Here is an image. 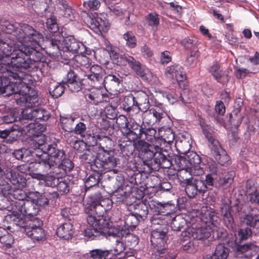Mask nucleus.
Here are the masks:
<instances>
[{
  "mask_svg": "<svg viewBox=\"0 0 259 259\" xmlns=\"http://www.w3.org/2000/svg\"><path fill=\"white\" fill-rule=\"evenodd\" d=\"M73 226L70 223L60 225L57 229L56 234L60 238L69 239L73 235Z\"/></svg>",
  "mask_w": 259,
  "mask_h": 259,
  "instance_id": "28",
  "label": "nucleus"
},
{
  "mask_svg": "<svg viewBox=\"0 0 259 259\" xmlns=\"http://www.w3.org/2000/svg\"><path fill=\"white\" fill-rule=\"evenodd\" d=\"M136 99L135 111L137 112L141 110L144 112H147L150 108L148 95L143 92H140Z\"/></svg>",
  "mask_w": 259,
  "mask_h": 259,
  "instance_id": "24",
  "label": "nucleus"
},
{
  "mask_svg": "<svg viewBox=\"0 0 259 259\" xmlns=\"http://www.w3.org/2000/svg\"><path fill=\"white\" fill-rule=\"evenodd\" d=\"M96 217H97L98 221L102 222V235L114 237H121L122 239L123 238V227L114 225L107 211H99V215L90 217L89 219V222L94 223Z\"/></svg>",
  "mask_w": 259,
  "mask_h": 259,
  "instance_id": "5",
  "label": "nucleus"
},
{
  "mask_svg": "<svg viewBox=\"0 0 259 259\" xmlns=\"http://www.w3.org/2000/svg\"><path fill=\"white\" fill-rule=\"evenodd\" d=\"M74 167L72 161L66 157L58 164L57 168L63 169L65 172L70 171Z\"/></svg>",
  "mask_w": 259,
  "mask_h": 259,
  "instance_id": "49",
  "label": "nucleus"
},
{
  "mask_svg": "<svg viewBox=\"0 0 259 259\" xmlns=\"http://www.w3.org/2000/svg\"><path fill=\"white\" fill-rule=\"evenodd\" d=\"M120 80L119 78L113 75H108L104 78L101 84H104L106 89L111 90L112 88L116 87L119 84Z\"/></svg>",
  "mask_w": 259,
  "mask_h": 259,
  "instance_id": "34",
  "label": "nucleus"
},
{
  "mask_svg": "<svg viewBox=\"0 0 259 259\" xmlns=\"http://www.w3.org/2000/svg\"><path fill=\"white\" fill-rule=\"evenodd\" d=\"M47 184L51 187H56L58 192L61 195H63L69 192V186L65 181L63 180L62 178H57L54 177H51L50 180L46 181Z\"/></svg>",
  "mask_w": 259,
  "mask_h": 259,
  "instance_id": "23",
  "label": "nucleus"
},
{
  "mask_svg": "<svg viewBox=\"0 0 259 259\" xmlns=\"http://www.w3.org/2000/svg\"><path fill=\"white\" fill-rule=\"evenodd\" d=\"M16 83L11 82L9 78L5 76H0V94L4 96L9 97L15 94Z\"/></svg>",
  "mask_w": 259,
  "mask_h": 259,
  "instance_id": "21",
  "label": "nucleus"
},
{
  "mask_svg": "<svg viewBox=\"0 0 259 259\" xmlns=\"http://www.w3.org/2000/svg\"><path fill=\"white\" fill-rule=\"evenodd\" d=\"M123 240V239H121ZM125 248V245L123 240H116L115 244L113 245L112 249L110 251L115 255L119 254L122 253Z\"/></svg>",
  "mask_w": 259,
  "mask_h": 259,
  "instance_id": "51",
  "label": "nucleus"
},
{
  "mask_svg": "<svg viewBox=\"0 0 259 259\" xmlns=\"http://www.w3.org/2000/svg\"><path fill=\"white\" fill-rule=\"evenodd\" d=\"M149 114L153 115L155 118V121H160L162 118L167 115L165 112L163 105L159 104L152 107L149 110Z\"/></svg>",
  "mask_w": 259,
  "mask_h": 259,
  "instance_id": "30",
  "label": "nucleus"
},
{
  "mask_svg": "<svg viewBox=\"0 0 259 259\" xmlns=\"http://www.w3.org/2000/svg\"><path fill=\"white\" fill-rule=\"evenodd\" d=\"M7 72L9 76L16 79V64L10 58L5 59L4 56L0 55V74L5 76L3 74Z\"/></svg>",
  "mask_w": 259,
  "mask_h": 259,
  "instance_id": "18",
  "label": "nucleus"
},
{
  "mask_svg": "<svg viewBox=\"0 0 259 259\" xmlns=\"http://www.w3.org/2000/svg\"><path fill=\"white\" fill-rule=\"evenodd\" d=\"M143 139H140L135 143V146L147 160H151L153 159L154 155V146L157 145L154 144H150Z\"/></svg>",
  "mask_w": 259,
  "mask_h": 259,
  "instance_id": "17",
  "label": "nucleus"
},
{
  "mask_svg": "<svg viewBox=\"0 0 259 259\" xmlns=\"http://www.w3.org/2000/svg\"><path fill=\"white\" fill-rule=\"evenodd\" d=\"M12 47L9 46L8 43H6L2 40L0 42V55L3 56L5 59L9 58V56L11 54Z\"/></svg>",
  "mask_w": 259,
  "mask_h": 259,
  "instance_id": "53",
  "label": "nucleus"
},
{
  "mask_svg": "<svg viewBox=\"0 0 259 259\" xmlns=\"http://www.w3.org/2000/svg\"><path fill=\"white\" fill-rule=\"evenodd\" d=\"M45 130V126L39 123L38 122H35V123L30 122L28 124L25 128H23L24 132L27 131L29 136H39Z\"/></svg>",
  "mask_w": 259,
  "mask_h": 259,
  "instance_id": "29",
  "label": "nucleus"
},
{
  "mask_svg": "<svg viewBox=\"0 0 259 259\" xmlns=\"http://www.w3.org/2000/svg\"><path fill=\"white\" fill-rule=\"evenodd\" d=\"M26 179L21 175H17V207L18 210H27L30 209L32 203L31 199L35 196L34 192H29L27 194L25 191L20 190L26 186Z\"/></svg>",
  "mask_w": 259,
  "mask_h": 259,
  "instance_id": "6",
  "label": "nucleus"
},
{
  "mask_svg": "<svg viewBox=\"0 0 259 259\" xmlns=\"http://www.w3.org/2000/svg\"><path fill=\"white\" fill-rule=\"evenodd\" d=\"M139 238L137 235L131 233H127L123 240L127 245L131 247L136 246L139 243Z\"/></svg>",
  "mask_w": 259,
  "mask_h": 259,
  "instance_id": "52",
  "label": "nucleus"
},
{
  "mask_svg": "<svg viewBox=\"0 0 259 259\" xmlns=\"http://www.w3.org/2000/svg\"><path fill=\"white\" fill-rule=\"evenodd\" d=\"M235 174L232 171L227 173L224 177L220 178L219 180V185L223 189H226L229 187L234 181Z\"/></svg>",
  "mask_w": 259,
  "mask_h": 259,
  "instance_id": "35",
  "label": "nucleus"
},
{
  "mask_svg": "<svg viewBox=\"0 0 259 259\" xmlns=\"http://www.w3.org/2000/svg\"><path fill=\"white\" fill-rule=\"evenodd\" d=\"M240 220L242 223L254 227V225L257 223L259 219L258 218V216L255 215L253 217L251 215L248 214L241 217Z\"/></svg>",
  "mask_w": 259,
  "mask_h": 259,
  "instance_id": "50",
  "label": "nucleus"
},
{
  "mask_svg": "<svg viewBox=\"0 0 259 259\" xmlns=\"http://www.w3.org/2000/svg\"><path fill=\"white\" fill-rule=\"evenodd\" d=\"M85 97L87 99H90L95 104H97L103 101V94L99 89H96L90 93L86 94Z\"/></svg>",
  "mask_w": 259,
  "mask_h": 259,
  "instance_id": "46",
  "label": "nucleus"
},
{
  "mask_svg": "<svg viewBox=\"0 0 259 259\" xmlns=\"http://www.w3.org/2000/svg\"><path fill=\"white\" fill-rule=\"evenodd\" d=\"M167 8L177 16H180L182 14V8L177 2L168 4Z\"/></svg>",
  "mask_w": 259,
  "mask_h": 259,
  "instance_id": "61",
  "label": "nucleus"
},
{
  "mask_svg": "<svg viewBox=\"0 0 259 259\" xmlns=\"http://www.w3.org/2000/svg\"><path fill=\"white\" fill-rule=\"evenodd\" d=\"M243 116L240 113V110L237 108L230 114V121L235 127H238L242 123Z\"/></svg>",
  "mask_w": 259,
  "mask_h": 259,
  "instance_id": "40",
  "label": "nucleus"
},
{
  "mask_svg": "<svg viewBox=\"0 0 259 259\" xmlns=\"http://www.w3.org/2000/svg\"><path fill=\"white\" fill-rule=\"evenodd\" d=\"M122 133L131 141L135 142L138 139H144L142 133L131 131L128 127H126Z\"/></svg>",
  "mask_w": 259,
  "mask_h": 259,
  "instance_id": "44",
  "label": "nucleus"
},
{
  "mask_svg": "<svg viewBox=\"0 0 259 259\" xmlns=\"http://www.w3.org/2000/svg\"><path fill=\"white\" fill-rule=\"evenodd\" d=\"M247 192L250 196V200L259 204V192H256V190H254L253 187H250Z\"/></svg>",
  "mask_w": 259,
  "mask_h": 259,
  "instance_id": "63",
  "label": "nucleus"
},
{
  "mask_svg": "<svg viewBox=\"0 0 259 259\" xmlns=\"http://www.w3.org/2000/svg\"><path fill=\"white\" fill-rule=\"evenodd\" d=\"M181 164V168L185 169L187 166H193L195 164H200L201 159L199 156L194 152H190L185 157H182L180 159Z\"/></svg>",
  "mask_w": 259,
  "mask_h": 259,
  "instance_id": "25",
  "label": "nucleus"
},
{
  "mask_svg": "<svg viewBox=\"0 0 259 259\" xmlns=\"http://www.w3.org/2000/svg\"><path fill=\"white\" fill-rule=\"evenodd\" d=\"M131 187L128 185H122L113 192L112 198L114 197L119 199H123L124 197L131 194Z\"/></svg>",
  "mask_w": 259,
  "mask_h": 259,
  "instance_id": "33",
  "label": "nucleus"
},
{
  "mask_svg": "<svg viewBox=\"0 0 259 259\" xmlns=\"http://www.w3.org/2000/svg\"><path fill=\"white\" fill-rule=\"evenodd\" d=\"M88 213L87 222L91 226L84 230V234L87 237L94 239L102 235V222L98 221L97 217H96L95 222L93 224L90 223L89 221L90 217L99 215V211H88Z\"/></svg>",
  "mask_w": 259,
  "mask_h": 259,
  "instance_id": "13",
  "label": "nucleus"
},
{
  "mask_svg": "<svg viewBox=\"0 0 259 259\" xmlns=\"http://www.w3.org/2000/svg\"><path fill=\"white\" fill-rule=\"evenodd\" d=\"M76 61L82 67L81 69H88L91 67V60L85 56H79L76 58Z\"/></svg>",
  "mask_w": 259,
  "mask_h": 259,
  "instance_id": "58",
  "label": "nucleus"
},
{
  "mask_svg": "<svg viewBox=\"0 0 259 259\" xmlns=\"http://www.w3.org/2000/svg\"><path fill=\"white\" fill-rule=\"evenodd\" d=\"M229 250L223 244L217 246L214 255L217 259H226L229 255Z\"/></svg>",
  "mask_w": 259,
  "mask_h": 259,
  "instance_id": "41",
  "label": "nucleus"
},
{
  "mask_svg": "<svg viewBox=\"0 0 259 259\" xmlns=\"http://www.w3.org/2000/svg\"><path fill=\"white\" fill-rule=\"evenodd\" d=\"M17 94L20 97L18 102L24 104L26 108L35 106L37 103V93L27 81L30 76L23 74L19 68L27 69L33 63L42 62L45 58L38 51L40 42L43 40L41 33L26 24H19L17 27Z\"/></svg>",
  "mask_w": 259,
  "mask_h": 259,
  "instance_id": "1",
  "label": "nucleus"
},
{
  "mask_svg": "<svg viewBox=\"0 0 259 259\" xmlns=\"http://www.w3.org/2000/svg\"><path fill=\"white\" fill-rule=\"evenodd\" d=\"M222 212L223 220L226 225L228 227H232L234 222V219L231 211H222Z\"/></svg>",
  "mask_w": 259,
  "mask_h": 259,
  "instance_id": "64",
  "label": "nucleus"
},
{
  "mask_svg": "<svg viewBox=\"0 0 259 259\" xmlns=\"http://www.w3.org/2000/svg\"><path fill=\"white\" fill-rule=\"evenodd\" d=\"M84 8L88 10H97L100 7V3L98 0H90L83 4Z\"/></svg>",
  "mask_w": 259,
  "mask_h": 259,
  "instance_id": "57",
  "label": "nucleus"
},
{
  "mask_svg": "<svg viewBox=\"0 0 259 259\" xmlns=\"http://www.w3.org/2000/svg\"><path fill=\"white\" fill-rule=\"evenodd\" d=\"M207 189L204 181L200 180H195L193 182H188L185 187V191L190 198H194L199 193L203 194Z\"/></svg>",
  "mask_w": 259,
  "mask_h": 259,
  "instance_id": "16",
  "label": "nucleus"
},
{
  "mask_svg": "<svg viewBox=\"0 0 259 259\" xmlns=\"http://www.w3.org/2000/svg\"><path fill=\"white\" fill-rule=\"evenodd\" d=\"M45 41L43 40L40 42ZM46 44L54 51L52 53L57 54L58 52L62 51L63 52L69 51L73 53L82 54L85 50L84 45L77 41L72 36L64 38L59 36V38H51L45 40ZM41 44V43H40ZM42 48L41 45L39 48ZM39 49H38V51Z\"/></svg>",
  "mask_w": 259,
  "mask_h": 259,
  "instance_id": "4",
  "label": "nucleus"
},
{
  "mask_svg": "<svg viewBox=\"0 0 259 259\" xmlns=\"http://www.w3.org/2000/svg\"><path fill=\"white\" fill-rule=\"evenodd\" d=\"M211 232V229L208 226L205 225L195 229L192 236L194 238L201 240L209 237Z\"/></svg>",
  "mask_w": 259,
  "mask_h": 259,
  "instance_id": "31",
  "label": "nucleus"
},
{
  "mask_svg": "<svg viewBox=\"0 0 259 259\" xmlns=\"http://www.w3.org/2000/svg\"><path fill=\"white\" fill-rule=\"evenodd\" d=\"M121 58L127 62L131 68L142 79L147 81L151 79L152 73L148 69H143L140 63L136 61L134 57L128 54H124Z\"/></svg>",
  "mask_w": 259,
  "mask_h": 259,
  "instance_id": "10",
  "label": "nucleus"
},
{
  "mask_svg": "<svg viewBox=\"0 0 259 259\" xmlns=\"http://www.w3.org/2000/svg\"><path fill=\"white\" fill-rule=\"evenodd\" d=\"M186 169H189V172L192 176H201L204 171L203 168L200 166V164H195L193 166H187Z\"/></svg>",
  "mask_w": 259,
  "mask_h": 259,
  "instance_id": "55",
  "label": "nucleus"
},
{
  "mask_svg": "<svg viewBox=\"0 0 259 259\" xmlns=\"http://www.w3.org/2000/svg\"><path fill=\"white\" fill-rule=\"evenodd\" d=\"M43 155L53 173L56 172L58 164L66 157L64 151L58 149L56 144L49 145Z\"/></svg>",
  "mask_w": 259,
  "mask_h": 259,
  "instance_id": "7",
  "label": "nucleus"
},
{
  "mask_svg": "<svg viewBox=\"0 0 259 259\" xmlns=\"http://www.w3.org/2000/svg\"><path fill=\"white\" fill-rule=\"evenodd\" d=\"M213 150L214 158L219 163L222 165L229 163L230 161L229 156L220 145H215Z\"/></svg>",
  "mask_w": 259,
  "mask_h": 259,
  "instance_id": "27",
  "label": "nucleus"
},
{
  "mask_svg": "<svg viewBox=\"0 0 259 259\" xmlns=\"http://www.w3.org/2000/svg\"><path fill=\"white\" fill-rule=\"evenodd\" d=\"M16 188L14 187L13 188H7L6 190L4 191L3 196L7 198L8 200L12 202V204L16 206Z\"/></svg>",
  "mask_w": 259,
  "mask_h": 259,
  "instance_id": "48",
  "label": "nucleus"
},
{
  "mask_svg": "<svg viewBox=\"0 0 259 259\" xmlns=\"http://www.w3.org/2000/svg\"><path fill=\"white\" fill-rule=\"evenodd\" d=\"M37 139L34 140L33 142V147L36 156H40L45 154L48 149V147L50 145L46 144L45 137L44 135H39L37 136Z\"/></svg>",
  "mask_w": 259,
  "mask_h": 259,
  "instance_id": "26",
  "label": "nucleus"
},
{
  "mask_svg": "<svg viewBox=\"0 0 259 259\" xmlns=\"http://www.w3.org/2000/svg\"><path fill=\"white\" fill-rule=\"evenodd\" d=\"M258 251L259 246L256 244L255 242H248L237 246L235 249V254L237 257H250Z\"/></svg>",
  "mask_w": 259,
  "mask_h": 259,
  "instance_id": "15",
  "label": "nucleus"
},
{
  "mask_svg": "<svg viewBox=\"0 0 259 259\" xmlns=\"http://www.w3.org/2000/svg\"><path fill=\"white\" fill-rule=\"evenodd\" d=\"M89 27L98 34L106 32L110 28V24L104 15L100 14L94 18H91Z\"/></svg>",
  "mask_w": 259,
  "mask_h": 259,
  "instance_id": "14",
  "label": "nucleus"
},
{
  "mask_svg": "<svg viewBox=\"0 0 259 259\" xmlns=\"http://www.w3.org/2000/svg\"><path fill=\"white\" fill-rule=\"evenodd\" d=\"M199 56L198 51H191L186 60V64L187 66H192Z\"/></svg>",
  "mask_w": 259,
  "mask_h": 259,
  "instance_id": "62",
  "label": "nucleus"
},
{
  "mask_svg": "<svg viewBox=\"0 0 259 259\" xmlns=\"http://www.w3.org/2000/svg\"><path fill=\"white\" fill-rule=\"evenodd\" d=\"M64 92V85L59 83H57L55 85L50 87L49 88L50 94L55 98L60 97Z\"/></svg>",
  "mask_w": 259,
  "mask_h": 259,
  "instance_id": "45",
  "label": "nucleus"
},
{
  "mask_svg": "<svg viewBox=\"0 0 259 259\" xmlns=\"http://www.w3.org/2000/svg\"><path fill=\"white\" fill-rule=\"evenodd\" d=\"M99 182V178H96V176L92 175L90 176L85 182V188L86 190L98 185Z\"/></svg>",
  "mask_w": 259,
  "mask_h": 259,
  "instance_id": "60",
  "label": "nucleus"
},
{
  "mask_svg": "<svg viewBox=\"0 0 259 259\" xmlns=\"http://www.w3.org/2000/svg\"><path fill=\"white\" fill-rule=\"evenodd\" d=\"M123 38L126 41V46L127 47L134 48L137 46V39L133 32H126L123 35Z\"/></svg>",
  "mask_w": 259,
  "mask_h": 259,
  "instance_id": "43",
  "label": "nucleus"
},
{
  "mask_svg": "<svg viewBox=\"0 0 259 259\" xmlns=\"http://www.w3.org/2000/svg\"><path fill=\"white\" fill-rule=\"evenodd\" d=\"M4 232H6L5 230L0 227V241L4 242L7 245H11V244L14 243V239L12 236L9 234L2 236V234Z\"/></svg>",
  "mask_w": 259,
  "mask_h": 259,
  "instance_id": "56",
  "label": "nucleus"
},
{
  "mask_svg": "<svg viewBox=\"0 0 259 259\" xmlns=\"http://www.w3.org/2000/svg\"><path fill=\"white\" fill-rule=\"evenodd\" d=\"M156 133V131L155 129L150 127L145 130L143 129L142 131V136L144 135L145 139L150 142L151 144H156V142L159 140V139L155 137Z\"/></svg>",
  "mask_w": 259,
  "mask_h": 259,
  "instance_id": "42",
  "label": "nucleus"
},
{
  "mask_svg": "<svg viewBox=\"0 0 259 259\" xmlns=\"http://www.w3.org/2000/svg\"><path fill=\"white\" fill-rule=\"evenodd\" d=\"M36 156L37 158L35 161L30 162L28 165H23V167L25 168L24 171L21 170V166H17V170L24 173L26 172V169H28L30 172L37 171L47 174L53 173L45 160V157L43 155Z\"/></svg>",
  "mask_w": 259,
  "mask_h": 259,
  "instance_id": "9",
  "label": "nucleus"
},
{
  "mask_svg": "<svg viewBox=\"0 0 259 259\" xmlns=\"http://www.w3.org/2000/svg\"><path fill=\"white\" fill-rule=\"evenodd\" d=\"M136 99L133 95H129L124 97L123 106L125 110L128 112L135 111Z\"/></svg>",
  "mask_w": 259,
  "mask_h": 259,
  "instance_id": "39",
  "label": "nucleus"
},
{
  "mask_svg": "<svg viewBox=\"0 0 259 259\" xmlns=\"http://www.w3.org/2000/svg\"><path fill=\"white\" fill-rule=\"evenodd\" d=\"M165 74L170 78H175L181 88L186 89L187 85L185 81L186 75L183 68L180 65L176 64L167 67L165 69Z\"/></svg>",
  "mask_w": 259,
  "mask_h": 259,
  "instance_id": "11",
  "label": "nucleus"
},
{
  "mask_svg": "<svg viewBox=\"0 0 259 259\" xmlns=\"http://www.w3.org/2000/svg\"><path fill=\"white\" fill-rule=\"evenodd\" d=\"M141 219L142 218L140 215L130 213L124 220L125 227H135Z\"/></svg>",
  "mask_w": 259,
  "mask_h": 259,
  "instance_id": "36",
  "label": "nucleus"
},
{
  "mask_svg": "<svg viewBox=\"0 0 259 259\" xmlns=\"http://www.w3.org/2000/svg\"><path fill=\"white\" fill-rule=\"evenodd\" d=\"M154 151H153L154 161L155 163L160 165L162 167L166 168L169 167L171 165V162L169 159L162 153V149L158 145L154 146Z\"/></svg>",
  "mask_w": 259,
  "mask_h": 259,
  "instance_id": "22",
  "label": "nucleus"
},
{
  "mask_svg": "<svg viewBox=\"0 0 259 259\" xmlns=\"http://www.w3.org/2000/svg\"><path fill=\"white\" fill-rule=\"evenodd\" d=\"M252 231L248 228L240 229L238 231V236L240 240H245L251 237Z\"/></svg>",
  "mask_w": 259,
  "mask_h": 259,
  "instance_id": "59",
  "label": "nucleus"
},
{
  "mask_svg": "<svg viewBox=\"0 0 259 259\" xmlns=\"http://www.w3.org/2000/svg\"><path fill=\"white\" fill-rule=\"evenodd\" d=\"M105 203H107L108 207L104 208V210H109L111 203V200L109 199H106L101 201L100 203L98 202L92 201L91 200L88 201L86 208L88 210H93V209H97L98 206H103Z\"/></svg>",
  "mask_w": 259,
  "mask_h": 259,
  "instance_id": "37",
  "label": "nucleus"
},
{
  "mask_svg": "<svg viewBox=\"0 0 259 259\" xmlns=\"http://www.w3.org/2000/svg\"><path fill=\"white\" fill-rule=\"evenodd\" d=\"M103 141L107 145L104 147L102 143H100L101 150L97 154L94 164H92V168L95 171H110L114 169L117 164V158L110 154L111 148L108 147V145H112V140L108 137H105Z\"/></svg>",
  "mask_w": 259,
  "mask_h": 259,
  "instance_id": "3",
  "label": "nucleus"
},
{
  "mask_svg": "<svg viewBox=\"0 0 259 259\" xmlns=\"http://www.w3.org/2000/svg\"><path fill=\"white\" fill-rule=\"evenodd\" d=\"M42 221L34 218L30 214H25L24 219L18 221L19 228L17 231L25 232L26 235L34 241H43L46 239V233L42 228Z\"/></svg>",
  "mask_w": 259,
  "mask_h": 259,
  "instance_id": "2",
  "label": "nucleus"
},
{
  "mask_svg": "<svg viewBox=\"0 0 259 259\" xmlns=\"http://www.w3.org/2000/svg\"><path fill=\"white\" fill-rule=\"evenodd\" d=\"M167 230L166 227L164 228H158L153 230L151 232L150 241L152 245L155 248L156 251L155 254L157 255L164 253L165 245L166 243Z\"/></svg>",
  "mask_w": 259,
  "mask_h": 259,
  "instance_id": "8",
  "label": "nucleus"
},
{
  "mask_svg": "<svg viewBox=\"0 0 259 259\" xmlns=\"http://www.w3.org/2000/svg\"><path fill=\"white\" fill-rule=\"evenodd\" d=\"M89 68V71L85 75L94 83L95 85L101 84L104 75V70L103 68L98 65H94Z\"/></svg>",
  "mask_w": 259,
  "mask_h": 259,
  "instance_id": "19",
  "label": "nucleus"
},
{
  "mask_svg": "<svg viewBox=\"0 0 259 259\" xmlns=\"http://www.w3.org/2000/svg\"><path fill=\"white\" fill-rule=\"evenodd\" d=\"M27 108L22 112L24 118L34 120L35 122L47 120L50 116L49 112L44 108H38L34 109Z\"/></svg>",
  "mask_w": 259,
  "mask_h": 259,
  "instance_id": "12",
  "label": "nucleus"
},
{
  "mask_svg": "<svg viewBox=\"0 0 259 259\" xmlns=\"http://www.w3.org/2000/svg\"><path fill=\"white\" fill-rule=\"evenodd\" d=\"M148 25L152 27H157L160 22L159 16L156 13H150L146 16Z\"/></svg>",
  "mask_w": 259,
  "mask_h": 259,
  "instance_id": "47",
  "label": "nucleus"
},
{
  "mask_svg": "<svg viewBox=\"0 0 259 259\" xmlns=\"http://www.w3.org/2000/svg\"><path fill=\"white\" fill-rule=\"evenodd\" d=\"M209 72L211 74L214 79L218 82L225 83L229 80L228 72L223 71L217 63H213L208 69Z\"/></svg>",
  "mask_w": 259,
  "mask_h": 259,
  "instance_id": "20",
  "label": "nucleus"
},
{
  "mask_svg": "<svg viewBox=\"0 0 259 259\" xmlns=\"http://www.w3.org/2000/svg\"><path fill=\"white\" fill-rule=\"evenodd\" d=\"M30 201H31L32 203L30 204V206H32L33 209H37L38 210L44 208V207L49 204L48 199L46 197L42 196L37 198L36 199H35L34 196H33Z\"/></svg>",
  "mask_w": 259,
  "mask_h": 259,
  "instance_id": "38",
  "label": "nucleus"
},
{
  "mask_svg": "<svg viewBox=\"0 0 259 259\" xmlns=\"http://www.w3.org/2000/svg\"><path fill=\"white\" fill-rule=\"evenodd\" d=\"M181 44L185 49L190 50L191 52L198 51L195 41L189 37L183 39L181 41Z\"/></svg>",
  "mask_w": 259,
  "mask_h": 259,
  "instance_id": "54",
  "label": "nucleus"
},
{
  "mask_svg": "<svg viewBox=\"0 0 259 259\" xmlns=\"http://www.w3.org/2000/svg\"><path fill=\"white\" fill-rule=\"evenodd\" d=\"M60 122L62 128L66 132H71L73 130V123L75 117L71 115L61 116Z\"/></svg>",
  "mask_w": 259,
  "mask_h": 259,
  "instance_id": "32",
  "label": "nucleus"
}]
</instances>
